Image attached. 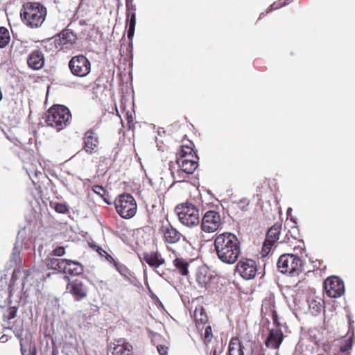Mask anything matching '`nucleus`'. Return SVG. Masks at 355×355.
<instances>
[{"label": "nucleus", "instance_id": "obj_11", "mask_svg": "<svg viewBox=\"0 0 355 355\" xmlns=\"http://www.w3.org/2000/svg\"><path fill=\"white\" fill-rule=\"evenodd\" d=\"M236 270L245 279H253L257 273L256 262L251 259H241L236 264Z\"/></svg>", "mask_w": 355, "mask_h": 355}, {"label": "nucleus", "instance_id": "obj_48", "mask_svg": "<svg viewBox=\"0 0 355 355\" xmlns=\"http://www.w3.org/2000/svg\"><path fill=\"white\" fill-rule=\"evenodd\" d=\"M263 15V13H261L259 18H261Z\"/></svg>", "mask_w": 355, "mask_h": 355}, {"label": "nucleus", "instance_id": "obj_21", "mask_svg": "<svg viewBox=\"0 0 355 355\" xmlns=\"http://www.w3.org/2000/svg\"><path fill=\"white\" fill-rule=\"evenodd\" d=\"M133 347L124 339H119L113 349V355H131Z\"/></svg>", "mask_w": 355, "mask_h": 355}, {"label": "nucleus", "instance_id": "obj_25", "mask_svg": "<svg viewBox=\"0 0 355 355\" xmlns=\"http://www.w3.org/2000/svg\"><path fill=\"white\" fill-rule=\"evenodd\" d=\"M227 355H243V352L238 338L234 337L231 339Z\"/></svg>", "mask_w": 355, "mask_h": 355}, {"label": "nucleus", "instance_id": "obj_35", "mask_svg": "<svg viewBox=\"0 0 355 355\" xmlns=\"http://www.w3.org/2000/svg\"><path fill=\"white\" fill-rule=\"evenodd\" d=\"M292 0H284V2H282L281 1L274 2L267 10V12H269L272 10L278 9L279 8H282L284 6H286L291 3Z\"/></svg>", "mask_w": 355, "mask_h": 355}, {"label": "nucleus", "instance_id": "obj_38", "mask_svg": "<svg viewBox=\"0 0 355 355\" xmlns=\"http://www.w3.org/2000/svg\"><path fill=\"white\" fill-rule=\"evenodd\" d=\"M55 210L60 214H66L69 211V207L65 204L56 203L54 207Z\"/></svg>", "mask_w": 355, "mask_h": 355}, {"label": "nucleus", "instance_id": "obj_7", "mask_svg": "<svg viewBox=\"0 0 355 355\" xmlns=\"http://www.w3.org/2000/svg\"><path fill=\"white\" fill-rule=\"evenodd\" d=\"M221 225V218L218 212L213 210L207 211L202 219L201 230L207 233H212Z\"/></svg>", "mask_w": 355, "mask_h": 355}, {"label": "nucleus", "instance_id": "obj_45", "mask_svg": "<svg viewBox=\"0 0 355 355\" xmlns=\"http://www.w3.org/2000/svg\"><path fill=\"white\" fill-rule=\"evenodd\" d=\"M127 47V51H129V52H132V45H130V46H125Z\"/></svg>", "mask_w": 355, "mask_h": 355}, {"label": "nucleus", "instance_id": "obj_5", "mask_svg": "<svg viewBox=\"0 0 355 355\" xmlns=\"http://www.w3.org/2000/svg\"><path fill=\"white\" fill-rule=\"evenodd\" d=\"M180 223L189 227L198 226L200 224L198 209L191 203L178 205L175 209Z\"/></svg>", "mask_w": 355, "mask_h": 355}, {"label": "nucleus", "instance_id": "obj_22", "mask_svg": "<svg viewBox=\"0 0 355 355\" xmlns=\"http://www.w3.org/2000/svg\"><path fill=\"white\" fill-rule=\"evenodd\" d=\"M46 266L49 269L58 270L64 273L66 264H67V259L49 258L46 261Z\"/></svg>", "mask_w": 355, "mask_h": 355}, {"label": "nucleus", "instance_id": "obj_8", "mask_svg": "<svg viewBox=\"0 0 355 355\" xmlns=\"http://www.w3.org/2000/svg\"><path fill=\"white\" fill-rule=\"evenodd\" d=\"M324 287L327 295L333 298L340 297L345 292L343 281L336 276L327 278L324 282Z\"/></svg>", "mask_w": 355, "mask_h": 355}, {"label": "nucleus", "instance_id": "obj_41", "mask_svg": "<svg viewBox=\"0 0 355 355\" xmlns=\"http://www.w3.org/2000/svg\"><path fill=\"white\" fill-rule=\"evenodd\" d=\"M157 349L159 355H167L168 354V347L165 345H159L157 346Z\"/></svg>", "mask_w": 355, "mask_h": 355}, {"label": "nucleus", "instance_id": "obj_47", "mask_svg": "<svg viewBox=\"0 0 355 355\" xmlns=\"http://www.w3.org/2000/svg\"><path fill=\"white\" fill-rule=\"evenodd\" d=\"M182 181V180L181 179V177L180 175H178V182H181Z\"/></svg>", "mask_w": 355, "mask_h": 355}, {"label": "nucleus", "instance_id": "obj_31", "mask_svg": "<svg viewBox=\"0 0 355 355\" xmlns=\"http://www.w3.org/2000/svg\"><path fill=\"white\" fill-rule=\"evenodd\" d=\"M212 337L213 334L211 327V326H207L204 334V343L205 344L207 350L209 349L208 344L211 342Z\"/></svg>", "mask_w": 355, "mask_h": 355}, {"label": "nucleus", "instance_id": "obj_26", "mask_svg": "<svg viewBox=\"0 0 355 355\" xmlns=\"http://www.w3.org/2000/svg\"><path fill=\"white\" fill-rule=\"evenodd\" d=\"M174 266L176 270L182 275H187L188 270V263L183 259L176 258L173 261Z\"/></svg>", "mask_w": 355, "mask_h": 355}, {"label": "nucleus", "instance_id": "obj_39", "mask_svg": "<svg viewBox=\"0 0 355 355\" xmlns=\"http://www.w3.org/2000/svg\"><path fill=\"white\" fill-rule=\"evenodd\" d=\"M17 311V309L16 307L13 306V307L10 308L8 310V313L3 314L4 319L11 320V319L14 318L16 316Z\"/></svg>", "mask_w": 355, "mask_h": 355}, {"label": "nucleus", "instance_id": "obj_40", "mask_svg": "<svg viewBox=\"0 0 355 355\" xmlns=\"http://www.w3.org/2000/svg\"><path fill=\"white\" fill-rule=\"evenodd\" d=\"M65 254V249L62 246L55 248L51 252V254L56 257H61Z\"/></svg>", "mask_w": 355, "mask_h": 355}, {"label": "nucleus", "instance_id": "obj_13", "mask_svg": "<svg viewBox=\"0 0 355 355\" xmlns=\"http://www.w3.org/2000/svg\"><path fill=\"white\" fill-rule=\"evenodd\" d=\"M83 139L84 150L90 155L96 153L99 143L97 135L93 130H89L85 132Z\"/></svg>", "mask_w": 355, "mask_h": 355}, {"label": "nucleus", "instance_id": "obj_42", "mask_svg": "<svg viewBox=\"0 0 355 355\" xmlns=\"http://www.w3.org/2000/svg\"><path fill=\"white\" fill-rule=\"evenodd\" d=\"M130 1H132L131 0H126V6L128 8V12H127V19L126 20L128 21V14L130 13H135V10H136V6L135 5H131L130 6H129V3Z\"/></svg>", "mask_w": 355, "mask_h": 355}, {"label": "nucleus", "instance_id": "obj_6", "mask_svg": "<svg viewBox=\"0 0 355 355\" xmlns=\"http://www.w3.org/2000/svg\"><path fill=\"white\" fill-rule=\"evenodd\" d=\"M117 213L123 218H130L137 211V203L134 198L127 193L119 196L114 202Z\"/></svg>", "mask_w": 355, "mask_h": 355}, {"label": "nucleus", "instance_id": "obj_12", "mask_svg": "<svg viewBox=\"0 0 355 355\" xmlns=\"http://www.w3.org/2000/svg\"><path fill=\"white\" fill-rule=\"evenodd\" d=\"M282 226V223H276L268 230L263 243L264 250H270L273 244L279 239Z\"/></svg>", "mask_w": 355, "mask_h": 355}, {"label": "nucleus", "instance_id": "obj_44", "mask_svg": "<svg viewBox=\"0 0 355 355\" xmlns=\"http://www.w3.org/2000/svg\"><path fill=\"white\" fill-rule=\"evenodd\" d=\"M354 321L349 317V333H352V331H354V329L352 326V323Z\"/></svg>", "mask_w": 355, "mask_h": 355}, {"label": "nucleus", "instance_id": "obj_36", "mask_svg": "<svg viewBox=\"0 0 355 355\" xmlns=\"http://www.w3.org/2000/svg\"><path fill=\"white\" fill-rule=\"evenodd\" d=\"M1 44H8L10 40L8 31L1 26Z\"/></svg>", "mask_w": 355, "mask_h": 355}, {"label": "nucleus", "instance_id": "obj_1", "mask_svg": "<svg viewBox=\"0 0 355 355\" xmlns=\"http://www.w3.org/2000/svg\"><path fill=\"white\" fill-rule=\"evenodd\" d=\"M214 247L218 259L226 264L235 263L241 254L239 239L230 232L216 234L214 236Z\"/></svg>", "mask_w": 355, "mask_h": 355}, {"label": "nucleus", "instance_id": "obj_30", "mask_svg": "<svg viewBox=\"0 0 355 355\" xmlns=\"http://www.w3.org/2000/svg\"><path fill=\"white\" fill-rule=\"evenodd\" d=\"M91 247L96 250L101 257H105L106 260L112 262L114 261V259L105 250L96 244H92Z\"/></svg>", "mask_w": 355, "mask_h": 355}, {"label": "nucleus", "instance_id": "obj_3", "mask_svg": "<svg viewBox=\"0 0 355 355\" xmlns=\"http://www.w3.org/2000/svg\"><path fill=\"white\" fill-rule=\"evenodd\" d=\"M71 114L69 110L62 105H55L49 108L46 114V122L60 131L68 126L71 122Z\"/></svg>", "mask_w": 355, "mask_h": 355}, {"label": "nucleus", "instance_id": "obj_2", "mask_svg": "<svg viewBox=\"0 0 355 355\" xmlns=\"http://www.w3.org/2000/svg\"><path fill=\"white\" fill-rule=\"evenodd\" d=\"M46 15V8L36 2L26 3L21 11V17L23 21L31 28H37L41 26Z\"/></svg>", "mask_w": 355, "mask_h": 355}, {"label": "nucleus", "instance_id": "obj_50", "mask_svg": "<svg viewBox=\"0 0 355 355\" xmlns=\"http://www.w3.org/2000/svg\"><path fill=\"white\" fill-rule=\"evenodd\" d=\"M293 231L297 230L296 227H294V228L293 229Z\"/></svg>", "mask_w": 355, "mask_h": 355}, {"label": "nucleus", "instance_id": "obj_17", "mask_svg": "<svg viewBox=\"0 0 355 355\" xmlns=\"http://www.w3.org/2000/svg\"><path fill=\"white\" fill-rule=\"evenodd\" d=\"M53 40L54 44H73L76 40L75 35L69 29H65L58 35L46 40L51 41Z\"/></svg>", "mask_w": 355, "mask_h": 355}, {"label": "nucleus", "instance_id": "obj_37", "mask_svg": "<svg viewBox=\"0 0 355 355\" xmlns=\"http://www.w3.org/2000/svg\"><path fill=\"white\" fill-rule=\"evenodd\" d=\"M21 351L22 355H36V348L35 345H30L28 347V352H26V349H25V347L24 344L21 342Z\"/></svg>", "mask_w": 355, "mask_h": 355}, {"label": "nucleus", "instance_id": "obj_10", "mask_svg": "<svg viewBox=\"0 0 355 355\" xmlns=\"http://www.w3.org/2000/svg\"><path fill=\"white\" fill-rule=\"evenodd\" d=\"M64 279L67 282V291L71 294L76 300L80 301L87 297V287L83 282L76 279L71 282L69 277L67 275Z\"/></svg>", "mask_w": 355, "mask_h": 355}, {"label": "nucleus", "instance_id": "obj_18", "mask_svg": "<svg viewBox=\"0 0 355 355\" xmlns=\"http://www.w3.org/2000/svg\"><path fill=\"white\" fill-rule=\"evenodd\" d=\"M28 65L34 70H38L44 64V55L41 51H35L31 53L27 60Z\"/></svg>", "mask_w": 355, "mask_h": 355}, {"label": "nucleus", "instance_id": "obj_28", "mask_svg": "<svg viewBox=\"0 0 355 355\" xmlns=\"http://www.w3.org/2000/svg\"><path fill=\"white\" fill-rule=\"evenodd\" d=\"M194 318L198 324H205L207 321V316L202 308L195 310Z\"/></svg>", "mask_w": 355, "mask_h": 355}, {"label": "nucleus", "instance_id": "obj_4", "mask_svg": "<svg viewBox=\"0 0 355 355\" xmlns=\"http://www.w3.org/2000/svg\"><path fill=\"white\" fill-rule=\"evenodd\" d=\"M277 265L280 272L288 274L291 276L299 275L303 268L302 259L298 256L293 254L281 255Z\"/></svg>", "mask_w": 355, "mask_h": 355}, {"label": "nucleus", "instance_id": "obj_14", "mask_svg": "<svg viewBox=\"0 0 355 355\" xmlns=\"http://www.w3.org/2000/svg\"><path fill=\"white\" fill-rule=\"evenodd\" d=\"M198 157H195V159L185 157H177V164L182 172L187 174H192L198 166Z\"/></svg>", "mask_w": 355, "mask_h": 355}, {"label": "nucleus", "instance_id": "obj_23", "mask_svg": "<svg viewBox=\"0 0 355 355\" xmlns=\"http://www.w3.org/2000/svg\"><path fill=\"white\" fill-rule=\"evenodd\" d=\"M83 272V266L78 261L67 259L64 274L79 275Z\"/></svg>", "mask_w": 355, "mask_h": 355}, {"label": "nucleus", "instance_id": "obj_9", "mask_svg": "<svg viewBox=\"0 0 355 355\" xmlns=\"http://www.w3.org/2000/svg\"><path fill=\"white\" fill-rule=\"evenodd\" d=\"M69 65L71 73L76 76L84 77L90 71V62L83 55L72 58Z\"/></svg>", "mask_w": 355, "mask_h": 355}, {"label": "nucleus", "instance_id": "obj_43", "mask_svg": "<svg viewBox=\"0 0 355 355\" xmlns=\"http://www.w3.org/2000/svg\"><path fill=\"white\" fill-rule=\"evenodd\" d=\"M21 274V271L19 268L15 269L12 272V279H17L19 275Z\"/></svg>", "mask_w": 355, "mask_h": 355}, {"label": "nucleus", "instance_id": "obj_27", "mask_svg": "<svg viewBox=\"0 0 355 355\" xmlns=\"http://www.w3.org/2000/svg\"><path fill=\"white\" fill-rule=\"evenodd\" d=\"M128 30L127 36L129 40H132L135 33L136 25V13L128 14Z\"/></svg>", "mask_w": 355, "mask_h": 355}, {"label": "nucleus", "instance_id": "obj_33", "mask_svg": "<svg viewBox=\"0 0 355 355\" xmlns=\"http://www.w3.org/2000/svg\"><path fill=\"white\" fill-rule=\"evenodd\" d=\"M223 352V343L216 341L215 345L210 349L209 355H220Z\"/></svg>", "mask_w": 355, "mask_h": 355}, {"label": "nucleus", "instance_id": "obj_19", "mask_svg": "<svg viewBox=\"0 0 355 355\" xmlns=\"http://www.w3.org/2000/svg\"><path fill=\"white\" fill-rule=\"evenodd\" d=\"M212 275L209 273L207 268L202 267L198 270L196 272V281L201 288L207 289L211 280Z\"/></svg>", "mask_w": 355, "mask_h": 355}, {"label": "nucleus", "instance_id": "obj_29", "mask_svg": "<svg viewBox=\"0 0 355 355\" xmlns=\"http://www.w3.org/2000/svg\"><path fill=\"white\" fill-rule=\"evenodd\" d=\"M309 306L311 313L314 315L319 313L322 309V303L320 300H311L309 303Z\"/></svg>", "mask_w": 355, "mask_h": 355}, {"label": "nucleus", "instance_id": "obj_32", "mask_svg": "<svg viewBox=\"0 0 355 355\" xmlns=\"http://www.w3.org/2000/svg\"><path fill=\"white\" fill-rule=\"evenodd\" d=\"M193 152V149L189 146H183L182 147L181 150L178 153V157H185V158H190V157H193V155H191Z\"/></svg>", "mask_w": 355, "mask_h": 355}, {"label": "nucleus", "instance_id": "obj_46", "mask_svg": "<svg viewBox=\"0 0 355 355\" xmlns=\"http://www.w3.org/2000/svg\"><path fill=\"white\" fill-rule=\"evenodd\" d=\"M35 176H38L39 175H42V172H40V171H36V172L35 173Z\"/></svg>", "mask_w": 355, "mask_h": 355}, {"label": "nucleus", "instance_id": "obj_24", "mask_svg": "<svg viewBox=\"0 0 355 355\" xmlns=\"http://www.w3.org/2000/svg\"><path fill=\"white\" fill-rule=\"evenodd\" d=\"M21 248L22 243H19V241L17 240L15 243L14 248L12 249V252L11 254L10 259V264L11 267L17 266L21 262L20 252Z\"/></svg>", "mask_w": 355, "mask_h": 355}, {"label": "nucleus", "instance_id": "obj_15", "mask_svg": "<svg viewBox=\"0 0 355 355\" xmlns=\"http://www.w3.org/2000/svg\"><path fill=\"white\" fill-rule=\"evenodd\" d=\"M284 335L281 329L276 328L270 331L269 335L266 340V345L272 349H278L282 343Z\"/></svg>", "mask_w": 355, "mask_h": 355}, {"label": "nucleus", "instance_id": "obj_20", "mask_svg": "<svg viewBox=\"0 0 355 355\" xmlns=\"http://www.w3.org/2000/svg\"><path fill=\"white\" fill-rule=\"evenodd\" d=\"M143 259L150 267L155 268L164 263V259L162 258L161 254L158 252L144 253Z\"/></svg>", "mask_w": 355, "mask_h": 355}, {"label": "nucleus", "instance_id": "obj_16", "mask_svg": "<svg viewBox=\"0 0 355 355\" xmlns=\"http://www.w3.org/2000/svg\"><path fill=\"white\" fill-rule=\"evenodd\" d=\"M164 240L168 243H175L182 237V234L174 228L171 224L164 225L162 228Z\"/></svg>", "mask_w": 355, "mask_h": 355}, {"label": "nucleus", "instance_id": "obj_49", "mask_svg": "<svg viewBox=\"0 0 355 355\" xmlns=\"http://www.w3.org/2000/svg\"><path fill=\"white\" fill-rule=\"evenodd\" d=\"M291 208H289V209H288V212H291Z\"/></svg>", "mask_w": 355, "mask_h": 355}, {"label": "nucleus", "instance_id": "obj_34", "mask_svg": "<svg viewBox=\"0 0 355 355\" xmlns=\"http://www.w3.org/2000/svg\"><path fill=\"white\" fill-rule=\"evenodd\" d=\"M354 331H352L349 338L345 340V343L341 346L340 349L342 352H346L350 349L354 343Z\"/></svg>", "mask_w": 355, "mask_h": 355}]
</instances>
